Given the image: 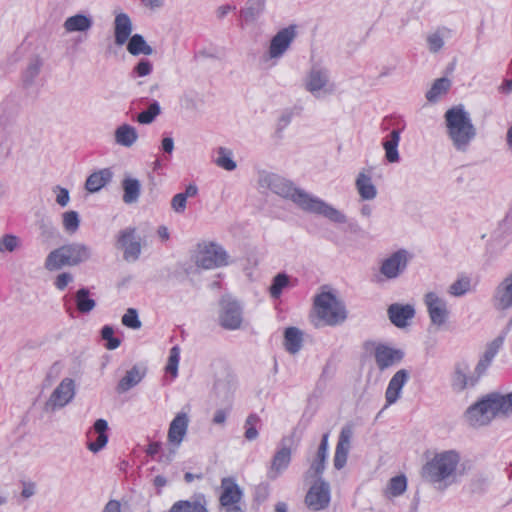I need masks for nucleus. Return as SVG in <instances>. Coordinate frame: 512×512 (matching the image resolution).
I'll return each mask as SVG.
<instances>
[{
  "label": "nucleus",
  "instance_id": "f257e3e1",
  "mask_svg": "<svg viewBox=\"0 0 512 512\" xmlns=\"http://www.w3.org/2000/svg\"><path fill=\"white\" fill-rule=\"evenodd\" d=\"M258 188L270 190L283 199L292 201L300 209L319 214L338 224L346 223V215L320 198L294 186V184L278 174L262 171L258 175Z\"/></svg>",
  "mask_w": 512,
  "mask_h": 512
},
{
  "label": "nucleus",
  "instance_id": "f03ea898",
  "mask_svg": "<svg viewBox=\"0 0 512 512\" xmlns=\"http://www.w3.org/2000/svg\"><path fill=\"white\" fill-rule=\"evenodd\" d=\"M460 462L461 455L455 449L437 451L422 466L421 475L427 482L446 488L461 475Z\"/></svg>",
  "mask_w": 512,
  "mask_h": 512
},
{
  "label": "nucleus",
  "instance_id": "7ed1b4c3",
  "mask_svg": "<svg viewBox=\"0 0 512 512\" xmlns=\"http://www.w3.org/2000/svg\"><path fill=\"white\" fill-rule=\"evenodd\" d=\"M446 134L458 152L468 151L477 135L470 113L463 105H456L444 114Z\"/></svg>",
  "mask_w": 512,
  "mask_h": 512
},
{
  "label": "nucleus",
  "instance_id": "20e7f679",
  "mask_svg": "<svg viewBox=\"0 0 512 512\" xmlns=\"http://www.w3.org/2000/svg\"><path fill=\"white\" fill-rule=\"evenodd\" d=\"M312 317L315 326H337L347 318L343 302L332 292L322 291L314 297Z\"/></svg>",
  "mask_w": 512,
  "mask_h": 512
},
{
  "label": "nucleus",
  "instance_id": "39448f33",
  "mask_svg": "<svg viewBox=\"0 0 512 512\" xmlns=\"http://www.w3.org/2000/svg\"><path fill=\"white\" fill-rule=\"evenodd\" d=\"M303 87L317 99H324L336 91L328 66L321 58L311 57L310 67L303 78Z\"/></svg>",
  "mask_w": 512,
  "mask_h": 512
},
{
  "label": "nucleus",
  "instance_id": "423d86ee",
  "mask_svg": "<svg viewBox=\"0 0 512 512\" xmlns=\"http://www.w3.org/2000/svg\"><path fill=\"white\" fill-rule=\"evenodd\" d=\"M297 36L295 25L280 29L270 40L267 50L262 55V62L266 67H274L290 49Z\"/></svg>",
  "mask_w": 512,
  "mask_h": 512
},
{
  "label": "nucleus",
  "instance_id": "0eeeda50",
  "mask_svg": "<svg viewBox=\"0 0 512 512\" xmlns=\"http://www.w3.org/2000/svg\"><path fill=\"white\" fill-rule=\"evenodd\" d=\"M193 261L199 268L215 269L228 264V255L219 244L204 241L196 246Z\"/></svg>",
  "mask_w": 512,
  "mask_h": 512
},
{
  "label": "nucleus",
  "instance_id": "6e6552de",
  "mask_svg": "<svg viewBox=\"0 0 512 512\" xmlns=\"http://www.w3.org/2000/svg\"><path fill=\"white\" fill-rule=\"evenodd\" d=\"M480 379L466 360L454 364L450 374V387L455 393H463L477 386Z\"/></svg>",
  "mask_w": 512,
  "mask_h": 512
},
{
  "label": "nucleus",
  "instance_id": "1a4fd4ad",
  "mask_svg": "<svg viewBox=\"0 0 512 512\" xmlns=\"http://www.w3.org/2000/svg\"><path fill=\"white\" fill-rule=\"evenodd\" d=\"M465 421L472 427H483L488 425L496 413L492 402L491 394L471 405L464 414Z\"/></svg>",
  "mask_w": 512,
  "mask_h": 512
},
{
  "label": "nucleus",
  "instance_id": "9d476101",
  "mask_svg": "<svg viewBox=\"0 0 512 512\" xmlns=\"http://www.w3.org/2000/svg\"><path fill=\"white\" fill-rule=\"evenodd\" d=\"M430 322L436 327L446 324L449 319L447 300L438 291H427L423 296Z\"/></svg>",
  "mask_w": 512,
  "mask_h": 512
},
{
  "label": "nucleus",
  "instance_id": "9b49d317",
  "mask_svg": "<svg viewBox=\"0 0 512 512\" xmlns=\"http://www.w3.org/2000/svg\"><path fill=\"white\" fill-rule=\"evenodd\" d=\"M218 320L224 329H239L243 321V311L238 301L230 296L222 297L219 302Z\"/></svg>",
  "mask_w": 512,
  "mask_h": 512
},
{
  "label": "nucleus",
  "instance_id": "f8f14e48",
  "mask_svg": "<svg viewBox=\"0 0 512 512\" xmlns=\"http://www.w3.org/2000/svg\"><path fill=\"white\" fill-rule=\"evenodd\" d=\"M411 259L412 254L409 251L399 249L382 260L380 273L387 280L396 279L405 272Z\"/></svg>",
  "mask_w": 512,
  "mask_h": 512
},
{
  "label": "nucleus",
  "instance_id": "ddd939ff",
  "mask_svg": "<svg viewBox=\"0 0 512 512\" xmlns=\"http://www.w3.org/2000/svg\"><path fill=\"white\" fill-rule=\"evenodd\" d=\"M491 305L500 314H506L512 309V271L495 286L491 296Z\"/></svg>",
  "mask_w": 512,
  "mask_h": 512
},
{
  "label": "nucleus",
  "instance_id": "4468645a",
  "mask_svg": "<svg viewBox=\"0 0 512 512\" xmlns=\"http://www.w3.org/2000/svg\"><path fill=\"white\" fill-rule=\"evenodd\" d=\"M76 386L71 378H64L55 387L46 402V409L51 411L59 410L68 405L75 397Z\"/></svg>",
  "mask_w": 512,
  "mask_h": 512
},
{
  "label": "nucleus",
  "instance_id": "2eb2a0df",
  "mask_svg": "<svg viewBox=\"0 0 512 512\" xmlns=\"http://www.w3.org/2000/svg\"><path fill=\"white\" fill-rule=\"evenodd\" d=\"M331 499L330 486L323 480L316 481L308 490L306 495L307 506L319 511L328 507Z\"/></svg>",
  "mask_w": 512,
  "mask_h": 512
},
{
  "label": "nucleus",
  "instance_id": "dca6fc26",
  "mask_svg": "<svg viewBox=\"0 0 512 512\" xmlns=\"http://www.w3.org/2000/svg\"><path fill=\"white\" fill-rule=\"evenodd\" d=\"M118 246L123 250V256L126 261L134 262L141 254L140 238L136 236L135 229L123 230L118 238Z\"/></svg>",
  "mask_w": 512,
  "mask_h": 512
},
{
  "label": "nucleus",
  "instance_id": "f3484780",
  "mask_svg": "<svg viewBox=\"0 0 512 512\" xmlns=\"http://www.w3.org/2000/svg\"><path fill=\"white\" fill-rule=\"evenodd\" d=\"M108 422L105 419L95 421L92 430L87 433V449L96 454L104 449L108 443Z\"/></svg>",
  "mask_w": 512,
  "mask_h": 512
},
{
  "label": "nucleus",
  "instance_id": "a211bd4d",
  "mask_svg": "<svg viewBox=\"0 0 512 512\" xmlns=\"http://www.w3.org/2000/svg\"><path fill=\"white\" fill-rule=\"evenodd\" d=\"M352 437V427L350 425L344 426L340 431L333 459L334 467L337 470L342 469L346 465L348 454L351 449Z\"/></svg>",
  "mask_w": 512,
  "mask_h": 512
},
{
  "label": "nucleus",
  "instance_id": "6ab92c4d",
  "mask_svg": "<svg viewBox=\"0 0 512 512\" xmlns=\"http://www.w3.org/2000/svg\"><path fill=\"white\" fill-rule=\"evenodd\" d=\"M409 378L410 373L406 369H400L392 376L385 391V407L395 404L401 398L403 387Z\"/></svg>",
  "mask_w": 512,
  "mask_h": 512
},
{
  "label": "nucleus",
  "instance_id": "aec40b11",
  "mask_svg": "<svg viewBox=\"0 0 512 512\" xmlns=\"http://www.w3.org/2000/svg\"><path fill=\"white\" fill-rule=\"evenodd\" d=\"M374 356L378 368L380 370H385L400 363L404 357V352L398 348L379 344L375 348Z\"/></svg>",
  "mask_w": 512,
  "mask_h": 512
},
{
  "label": "nucleus",
  "instance_id": "412c9836",
  "mask_svg": "<svg viewBox=\"0 0 512 512\" xmlns=\"http://www.w3.org/2000/svg\"><path fill=\"white\" fill-rule=\"evenodd\" d=\"M220 504L225 511L230 507H239L243 492L233 478H223L221 481Z\"/></svg>",
  "mask_w": 512,
  "mask_h": 512
},
{
  "label": "nucleus",
  "instance_id": "4be33fe9",
  "mask_svg": "<svg viewBox=\"0 0 512 512\" xmlns=\"http://www.w3.org/2000/svg\"><path fill=\"white\" fill-rule=\"evenodd\" d=\"M452 35L453 31L446 26H440L428 32L425 37L428 51L432 54L439 53L444 48L446 41H448Z\"/></svg>",
  "mask_w": 512,
  "mask_h": 512
},
{
  "label": "nucleus",
  "instance_id": "5701e85b",
  "mask_svg": "<svg viewBox=\"0 0 512 512\" xmlns=\"http://www.w3.org/2000/svg\"><path fill=\"white\" fill-rule=\"evenodd\" d=\"M189 417L187 413L180 412L171 421L168 430V440L175 446H179L187 434Z\"/></svg>",
  "mask_w": 512,
  "mask_h": 512
},
{
  "label": "nucleus",
  "instance_id": "b1692460",
  "mask_svg": "<svg viewBox=\"0 0 512 512\" xmlns=\"http://www.w3.org/2000/svg\"><path fill=\"white\" fill-rule=\"evenodd\" d=\"M355 188L361 200L372 201L377 197V187L366 170L360 171L355 179Z\"/></svg>",
  "mask_w": 512,
  "mask_h": 512
},
{
  "label": "nucleus",
  "instance_id": "393cba45",
  "mask_svg": "<svg viewBox=\"0 0 512 512\" xmlns=\"http://www.w3.org/2000/svg\"><path fill=\"white\" fill-rule=\"evenodd\" d=\"M291 461V450L288 447L280 448L274 455L267 477L270 480L277 479L289 466Z\"/></svg>",
  "mask_w": 512,
  "mask_h": 512
},
{
  "label": "nucleus",
  "instance_id": "a878e982",
  "mask_svg": "<svg viewBox=\"0 0 512 512\" xmlns=\"http://www.w3.org/2000/svg\"><path fill=\"white\" fill-rule=\"evenodd\" d=\"M133 27L128 14L118 13L114 19V36L115 43L118 46L124 45L131 37Z\"/></svg>",
  "mask_w": 512,
  "mask_h": 512
},
{
  "label": "nucleus",
  "instance_id": "bb28decb",
  "mask_svg": "<svg viewBox=\"0 0 512 512\" xmlns=\"http://www.w3.org/2000/svg\"><path fill=\"white\" fill-rule=\"evenodd\" d=\"M92 26V16L83 13H77L69 16L63 23V28L67 33H87Z\"/></svg>",
  "mask_w": 512,
  "mask_h": 512
},
{
  "label": "nucleus",
  "instance_id": "cd10ccee",
  "mask_svg": "<svg viewBox=\"0 0 512 512\" xmlns=\"http://www.w3.org/2000/svg\"><path fill=\"white\" fill-rule=\"evenodd\" d=\"M66 254V263L68 266H75L82 262L87 261L91 257V249L81 243H71L64 245Z\"/></svg>",
  "mask_w": 512,
  "mask_h": 512
},
{
  "label": "nucleus",
  "instance_id": "c85d7f7f",
  "mask_svg": "<svg viewBox=\"0 0 512 512\" xmlns=\"http://www.w3.org/2000/svg\"><path fill=\"white\" fill-rule=\"evenodd\" d=\"M388 315L391 322L397 327H405L415 315L412 305L392 304L388 308Z\"/></svg>",
  "mask_w": 512,
  "mask_h": 512
},
{
  "label": "nucleus",
  "instance_id": "c756f323",
  "mask_svg": "<svg viewBox=\"0 0 512 512\" xmlns=\"http://www.w3.org/2000/svg\"><path fill=\"white\" fill-rule=\"evenodd\" d=\"M138 138L137 129L127 123L119 125L114 131L115 142L122 147H132Z\"/></svg>",
  "mask_w": 512,
  "mask_h": 512
},
{
  "label": "nucleus",
  "instance_id": "7c9ffc66",
  "mask_svg": "<svg viewBox=\"0 0 512 512\" xmlns=\"http://www.w3.org/2000/svg\"><path fill=\"white\" fill-rule=\"evenodd\" d=\"M113 173L109 168L93 172L86 180L85 188L90 193L99 192L112 179Z\"/></svg>",
  "mask_w": 512,
  "mask_h": 512
},
{
  "label": "nucleus",
  "instance_id": "2f4dec72",
  "mask_svg": "<svg viewBox=\"0 0 512 512\" xmlns=\"http://www.w3.org/2000/svg\"><path fill=\"white\" fill-rule=\"evenodd\" d=\"M169 512H208L207 502L204 496L193 500H180L172 505Z\"/></svg>",
  "mask_w": 512,
  "mask_h": 512
},
{
  "label": "nucleus",
  "instance_id": "473e14b6",
  "mask_svg": "<svg viewBox=\"0 0 512 512\" xmlns=\"http://www.w3.org/2000/svg\"><path fill=\"white\" fill-rule=\"evenodd\" d=\"M492 402L494 405L496 417H511L512 416V392L501 394V393H490Z\"/></svg>",
  "mask_w": 512,
  "mask_h": 512
},
{
  "label": "nucleus",
  "instance_id": "72a5a7b5",
  "mask_svg": "<svg viewBox=\"0 0 512 512\" xmlns=\"http://www.w3.org/2000/svg\"><path fill=\"white\" fill-rule=\"evenodd\" d=\"M400 142V131L392 130L383 140V148L385 150V158L389 163H397L400 159L398 146Z\"/></svg>",
  "mask_w": 512,
  "mask_h": 512
},
{
  "label": "nucleus",
  "instance_id": "f704fd0d",
  "mask_svg": "<svg viewBox=\"0 0 512 512\" xmlns=\"http://www.w3.org/2000/svg\"><path fill=\"white\" fill-rule=\"evenodd\" d=\"M144 375L145 371L142 368L138 366L132 367L119 381L117 385L118 392H127L131 388L135 387L137 384L141 382Z\"/></svg>",
  "mask_w": 512,
  "mask_h": 512
},
{
  "label": "nucleus",
  "instance_id": "c9c22d12",
  "mask_svg": "<svg viewBox=\"0 0 512 512\" xmlns=\"http://www.w3.org/2000/svg\"><path fill=\"white\" fill-rule=\"evenodd\" d=\"M123 202L133 204L138 201L141 193V184L138 179L125 177L122 181Z\"/></svg>",
  "mask_w": 512,
  "mask_h": 512
},
{
  "label": "nucleus",
  "instance_id": "e433bc0d",
  "mask_svg": "<svg viewBox=\"0 0 512 512\" xmlns=\"http://www.w3.org/2000/svg\"><path fill=\"white\" fill-rule=\"evenodd\" d=\"M266 0H247L245 7L241 10V17L246 22L256 20L265 10Z\"/></svg>",
  "mask_w": 512,
  "mask_h": 512
},
{
  "label": "nucleus",
  "instance_id": "4c0bfd02",
  "mask_svg": "<svg viewBox=\"0 0 512 512\" xmlns=\"http://www.w3.org/2000/svg\"><path fill=\"white\" fill-rule=\"evenodd\" d=\"M284 345L289 353H297L302 346L301 331L296 327L287 328L284 333Z\"/></svg>",
  "mask_w": 512,
  "mask_h": 512
},
{
  "label": "nucleus",
  "instance_id": "58836bf2",
  "mask_svg": "<svg viewBox=\"0 0 512 512\" xmlns=\"http://www.w3.org/2000/svg\"><path fill=\"white\" fill-rule=\"evenodd\" d=\"M64 266H68V263H66V254L63 246L51 251L47 255L44 263L46 270L56 271Z\"/></svg>",
  "mask_w": 512,
  "mask_h": 512
},
{
  "label": "nucleus",
  "instance_id": "ea45409f",
  "mask_svg": "<svg viewBox=\"0 0 512 512\" xmlns=\"http://www.w3.org/2000/svg\"><path fill=\"white\" fill-rule=\"evenodd\" d=\"M127 50L132 55H151L153 49L147 44L145 39L140 34H134L130 37L127 44Z\"/></svg>",
  "mask_w": 512,
  "mask_h": 512
},
{
  "label": "nucleus",
  "instance_id": "a19ab883",
  "mask_svg": "<svg viewBox=\"0 0 512 512\" xmlns=\"http://www.w3.org/2000/svg\"><path fill=\"white\" fill-rule=\"evenodd\" d=\"M451 87V81L446 78H439L435 80L432 87L427 91L426 98L429 102H436L439 98L445 95Z\"/></svg>",
  "mask_w": 512,
  "mask_h": 512
},
{
  "label": "nucleus",
  "instance_id": "79ce46f5",
  "mask_svg": "<svg viewBox=\"0 0 512 512\" xmlns=\"http://www.w3.org/2000/svg\"><path fill=\"white\" fill-rule=\"evenodd\" d=\"M75 302L78 311L81 313H89L96 306L95 300L90 297V292L86 288H81L76 292Z\"/></svg>",
  "mask_w": 512,
  "mask_h": 512
},
{
  "label": "nucleus",
  "instance_id": "37998d69",
  "mask_svg": "<svg viewBox=\"0 0 512 512\" xmlns=\"http://www.w3.org/2000/svg\"><path fill=\"white\" fill-rule=\"evenodd\" d=\"M215 164L226 171H234L237 168V164L233 159V152L226 147H219L217 149Z\"/></svg>",
  "mask_w": 512,
  "mask_h": 512
},
{
  "label": "nucleus",
  "instance_id": "c03bdc74",
  "mask_svg": "<svg viewBox=\"0 0 512 512\" xmlns=\"http://www.w3.org/2000/svg\"><path fill=\"white\" fill-rule=\"evenodd\" d=\"M407 489V478L404 475H397L392 477L385 489V494L388 497H398L402 495Z\"/></svg>",
  "mask_w": 512,
  "mask_h": 512
},
{
  "label": "nucleus",
  "instance_id": "a18cd8bd",
  "mask_svg": "<svg viewBox=\"0 0 512 512\" xmlns=\"http://www.w3.org/2000/svg\"><path fill=\"white\" fill-rule=\"evenodd\" d=\"M471 290V278L466 275L459 276L448 287L447 292L454 297H461Z\"/></svg>",
  "mask_w": 512,
  "mask_h": 512
},
{
  "label": "nucleus",
  "instance_id": "49530a36",
  "mask_svg": "<svg viewBox=\"0 0 512 512\" xmlns=\"http://www.w3.org/2000/svg\"><path fill=\"white\" fill-rule=\"evenodd\" d=\"M63 229L68 234H74L80 226V216L78 212L70 210L62 214Z\"/></svg>",
  "mask_w": 512,
  "mask_h": 512
},
{
  "label": "nucleus",
  "instance_id": "de8ad7c7",
  "mask_svg": "<svg viewBox=\"0 0 512 512\" xmlns=\"http://www.w3.org/2000/svg\"><path fill=\"white\" fill-rule=\"evenodd\" d=\"M160 113V104L157 101H153L146 110L137 115V122L142 125L151 124Z\"/></svg>",
  "mask_w": 512,
  "mask_h": 512
},
{
  "label": "nucleus",
  "instance_id": "09e8293b",
  "mask_svg": "<svg viewBox=\"0 0 512 512\" xmlns=\"http://www.w3.org/2000/svg\"><path fill=\"white\" fill-rule=\"evenodd\" d=\"M289 285V276L285 273L277 274L272 281L270 286V295L273 298H279L283 290Z\"/></svg>",
  "mask_w": 512,
  "mask_h": 512
},
{
  "label": "nucleus",
  "instance_id": "8fccbe9b",
  "mask_svg": "<svg viewBox=\"0 0 512 512\" xmlns=\"http://www.w3.org/2000/svg\"><path fill=\"white\" fill-rule=\"evenodd\" d=\"M260 423V418L257 414H250L244 424L245 428V438L248 441H253L257 439L259 432H258V425Z\"/></svg>",
  "mask_w": 512,
  "mask_h": 512
},
{
  "label": "nucleus",
  "instance_id": "3c124183",
  "mask_svg": "<svg viewBox=\"0 0 512 512\" xmlns=\"http://www.w3.org/2000/svg\"><path fill=\"white\" fill-rule=\"evenodd\" d=\"M21 246V239L14 234H5L0 238V253L14 252Z\"/></svg>",
  "mask_w": 512,
  "mask_h": 512
},
{
  "label": "nucleus",
  "instance_id": "603ef678",
  "mask_svg": "<svg viewBox=\"0 0 512 512\" xmlns=\"http://www.w3.org/2000/svg\"><path fill=\"white\" fill-rule=\"evenodd\" d=\"M180 361V348L174 346L170 349L168 362L166 365V372L169 373L173 378L178 375V366Z\"/></svg>",
  "mask_w": 512,
  "mask_h": 512
},
{
  "label": "nucleus",
  "instance_id": "864d4df0",
  "mask_svg": "<svg viewBox=\"0 0 512 512\" xmlns=\"http://www.w3.org/2000/svg\"><path fill=\"white\" fill-rule=\"evenodd\" d=\"M505 335H499L495 339H493L491 342H489L485 350L482 354V356L489 358L491 360H494L498 352L500 351L503 343H504Z\"/></svg>",
  "mask_w": 512,
  "mask_h": 512
},
{
  "label": "nucleus",
  "instance_id": "5fc2aeb1",
  "mask_svg": "<svg viewBox=\"0 0 512 512\" xmlns=\"http://www.w3.org/2000/svg\"><path fill=\"white\" fill-rule=\"evenodd\" d=\"M328 456H321V454L316 453L315 458L311 462L310 468L307 471V477H317L322 474L325 469V463Z\"/></svg>",
  "mask_w": 512,
  "mask_h": 512
},
{
  "label": "nucleus",
  "instance_id": "6e6d98bb",
  "mask_svg": "<svg viewBox=\"0 0 512 512\" xmlns=\"http://www.w3.org/2000/svg\"><path fill=\"white\" fill-rule=\"evenodd\" d=\"M122 324L131 329H139L141 327V321L139 320L137 310L129 308L122 316Z\"/></svg>",
  "mask_w": 512,
  "mask_h": 512
},
{
  "label": "nucleus",
  "instance_id": "4d7b16f0",
  "mask_svg": "<svg viewBox=\"0 0 512 512\" xmlns=\"http://www.w3.org/2000/svg\"><path fill=\"white\" fill-rule=\"evenodd\" d=\"M101 336L106 341L105 347L114 350L120 346V340L114 337V330L111 326L105 325L101 330Z\"/></svg>",
  "mask_w": 512,
  "mask_h": 512
},
{
  "label": "nucleus",
  "instance_id": "13d9d810",
  "mask_svg": "<svg viewBox=\"0 0 512 512\" xmlns=\"http://www.w3.org/2000/svg\"><path fill=\"white\" fill-rule=\"evenodd\" d=\"M153 65L148 59H141L133 69V74L137 77H145L151 74Z\"/></svg>",
  "mask_w": 512,
  "mask_h": 512
},
{
  "label": "nucleus",
  "instance_id": "bf43d9fd",
  "mask_svg": "<svg viewBox=\"0 0 512 512\" xmlns=\"http://www.w3.org/2000/svg\"><path fill=\"white\" fill-rule=\"evenodd\" d=\"M187 198L181 193L175 194L171 199V208L177 214H183L187 207Z\"/></svg>",
  "mask_w": 512,
  "mask_h": 512
},
{
  "label": "nucleus",
  "instance_id": "052dcab7",
  "mask_svg": "<svg viewBox=\"0 0 512 512\" xmlns=\"http://www.w3.org/2000/svg\"><path fill=\"white\" fill-rule=\"evenodd\" d=\"M56 194V203L61 207H66L70 202L69 191L61 186H56L53 189Z\"/></svg>",
  "mask_w": 512,
  "mask_h": 512
},
{
  "label": "nucleus",
  "instance_id": "680f3d73",
  "mask_svg": "<svg viewBox=\"0 0 512 512\" xmlns=\"http://www.w3.org/2000/svg\"><path fill=\"white\" fill-rule=\"evenodd\" d=\"M493 360L486 358L481 355L476 366L472 368L475 374L481 379L487 372L488 368L491 366Z\"/></svg>",
  "mask_w": 512,
  "mask_h": 512
},
{
  "label": "nucleus",
  "instance_id": "e2e57ef3",
  "mask_svg": "<svg viewBox=\"0 0 512 512\" xmlns=\"http://www.w3.org/2000/svg\"><path fill=\"white\" fill-rule=\"evenodd\" d=\"M493 360L486 358L481 355L476 366L472 368L475 374L481 379L487 372L488 368L491 366Z\"/></svg>",
  "mask_w": 512,
  "mask_h": 512
},
{
  "label": "nucleus",
  "instance_id": "0e129e2a",
  "mask_svg": "<svg viewBox=\"0 0 512 512\" xmlns=\"http://www.w3.org/2000/svg\"><path fill=\"white\" fill-rule=\"evenodd\" d=\"M73 279L74 278L71 273L63 272L56 277L54 285L58 290L63 291L70 283L73 282Z\"/></svg>",
  "mask_w": 512,
  "mask_h": 512
},
{
  "label": "nucleus",
  "instance_id": "69168bd1",
  "mask_svg": "<svg viewBox=\"0 0 512 512\" xmlns=\"http://www.w3.org/2000/svg\"><path fill=\"white\" fill-rule=\"evenodd\" d=\"M41 69V63L39 60L32 61L25 72V81L26 82H32L33 79L39 74Z\"/></svg>",
  "mask_w": 512,
  "mask_h": 512
},
{
  "label": "nucleus",
  "instance_id": "338daca9",
  "mask_svg": "<svg viewBox=\"0 0 512 512\" xmlns=\"http://www.w3.org/2000/svg\"><path fill=\"white\" fill-rule=\"evenodd\" d=\"M36 493V484L34 482H23L21 496L24 499H29Z\"/></svg>",
  "mask_w": 512,
  "mask_h": 512
},
{
  "label": "nucleus",
  "instance_id": "774afa93",
  "mask_svg": "<svg viewBox=\"0 0 512 512\" xmlns=\"http://www.w3.org/2000/svg\"><path fill=\"white\" fill-rule=\"evenodd\" d=\"M229 411L227 409H217L213 415L212 422L217 425H222L226 422Z\"/></svg>",
  "mask_w": 512,
  "mask_h": 512
}]
</instances>
